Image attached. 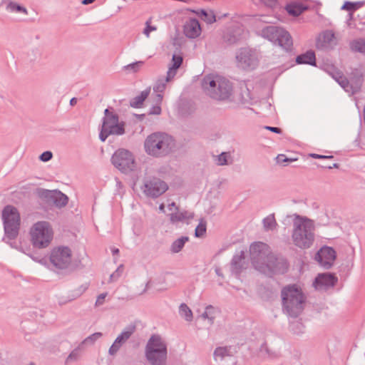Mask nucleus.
<instances>
[{"label":"nucleus","mask_w":365,"mask_h":365,"mask_svg":"<svg viewBox=\"0 0 365 365\" xmlns=\"http://www.w3.org/2000/svg\"><path fill=\"white\" fill-rule=\"evenodd\" d=\"M292 240L302 250L309 249L314 242V224L312 220L297 214L293 215Z\"/></svg>","instance_id":"nucleus-1"},{"label":"nucleus","mask_w":365,"mask_h":365,"mask_svg":"<svg viewBox=\"0 0 365 365\" xmlns=\"http://www.w3.org/2000/svg\"><path fill=\"white\" fill-rule=\"evenodd\" d=\"M202 88L206 95L217 101L229 100L233 93L232 83L226 78L219 76H205Z\"/></svg>","instance_id":"nucleus-2"},{"label":"nucleus","mask_w":365,"mask_h":365,"mask_svg":"<svg viewBox=\"0 0 365 365\" xmlns=\"http://www.w3.org/2000/svg\"><path fill=\"white\" fill-rule=\"evenodd\" d=\"M283 310L289 316L296 318L303 311L306 297L295 285H288L282 290Z\"/></svg>","instance_id":"nucleus-3"},{"label":"nucleus","mask_w":365,"mask_h":365,"mask_svg":"<svg viewBox=\"0 0 365 365\" xmlns=\"http://www.w3.org/2000/svg\"><path fill=\"white\" fill-rule=\"evenodd\" d=\"M174 146L173 138L164 133H153L149 135L144 142L145 152L155 158L166 156Z\"/></svg>","instance_id":"nucleus-4"},{"label":"nucleus","mask_w":365,"mask_h":365,"mask_svg":"<svg viewBox=\"0 0 365 365\" xmlns=\"http://www.w3.org/2000/svg\"><path fill=\"white\" fill-rule=\"evenodd\" d=\"M145 355L150 365H166L167 345L159 335L153 334L148 339L145 349Z\"/></svg>","instance_id":"nucleus-5"},{"label":"nucleus","mask_w":365,"mask_h":365,"mask_svg":"<svg viewBox=\"0 0 365 365\" xmlns=\"http://www.w3.org/2000/svg\"><path fill=\"white\" fill-rule=\"evenodd\" d=\"M2 220L6 238L15 239L20 229V215L18 210L11 205H6L2 210Z\"/></svg>","instance_id":"nucleus-6"},{"label":"nucleus","mask_w":365,"mask_h":365,"mask_svg":"<svg viewBox=\"0 0 365 365\" xmlns=\"http://www.w3.org/2000/svg\"><path fill=\"white\" fill-rule=\"evenodd\" d=\"M31 236L35 247L41 249L48 247L53 238V231L49 222L40 221L35 223L31 229Z\"/></svg>","instance_id":"nucleus-7"},{"label":"nucleus","mask_w":365,"mask_h":365,"mask_svg":"<svg viewBox=\"0 0 365 365\" xmlns=\"http://www.w3.org/2000/svg\"><path fill=\"white\" fill-rule=\"evenodd\" d=\"M124 133V123H119L118 115H110L108 117H104L103 119L99 138L104 142L110 135H120Z\"/></svg>","instance_id":"nucleus-8"},{"label":"nucleus","mask_w":365,"mask_h":365,"mask_svg":"<svg viewBox=\"0 0 365 365\" xmlns=\"http://www.w3.org/2000/svg\"><path fill=\"white\" fill-rule=\"evenodd\" d=\"M72 252L68 247L59 246L53 248L50 255L51 264L56 269H66L71 264Z\"/></svg>","instance_id":"nucleus-9"},{"label":"nucleus","mask_w":365,"mask_h":365,"mask_svg":"<svg viewBox=\"0 0 365 365\" xmlns=\"http://www.w3.org/2000/svg\"><path fill=\"white\" fill-rule=\"evenodd\" d=\"M113 165L123 173L132 171L135 168L134 156L126 149L117 150L111 158Z\"/></svg>","instance_id":"nucleus-10"},{"label":"nucleus","mask_w":365,"mask_h":365,"mask_svg":"<svg viewBox=\"0 0 365 365\" xmlns=\"http://www.w3.org/2000/svg\"><path fill=\"white\" fill-rule=\"evenodd\" d=\"M250 258L255 268L260 272L261 265H264L268 257L272 254L270 252L269 246L263 242H254L250 247Z\"/></svg>","instance_id":"nucleus-11"},{"label":"nucleus","mask_w":365,"mask_h":365,"mask_svg":"<svg viewBox=\"0 0 365 365\" xmlns=\"http://www.w3.org/2000/svg\"><path fill=\"white\" fill-rule=\"evenodd\" d=\"M168 188L166 182L158 178L146 176L143 179L142 190L148 197L156 198L165 192Z\"/></svg>","instance_id":"nucleus-12"},{"label":"nucleus","mask_w":365,"mask_h":365,"mask_svg":"<svg viewBox=\"0 0 365 365\" xmlns=\"http://www.w3.org/2000/svg\"><path fill=\"white\" fill-rule=\"evenodd\" d=\"M260 272L269 277L276 274H284L288 269V264L283 257H276L272 255L268 257L264 265L260 266Z\"/></svg>","instance_id":"nucleus-13"},{"label":"nucleus","mask_w":365,"mask_h":365,"mask_svg":"<svg viewBox=\"0 0 365 365\" xmlns=\"http://www.w3.org/2000/svg\"><path fill=\"white\" fill-rule=\"evenodd\" d=\"M38 195L48 204H53L61 208L65 207L68 201V197L59 190H49L41 189L38 190Z\"/></svg>","instance_id":"nucleus-14"},{"label":"nucleus","mask_w":365,"mask_h":365,"mask_svg":"<svg viewBox=\"0 0 365 365\" xmlns=\"http://www.w3.org/2000/svg\"><path fill=\"white\" fill-rule=\"evenodd\" d=\"M236 58L240 66L243 68L253 69L257 65L258 60L256 53L250 48H241Z\"/></svg>","instance_id":"nucleus-15"},{"label":"nucleus","mask_w":365,"mask_h":365,"mask_svg":"<svg viewBox=\"0 0 365 365\" xmlns=\"http://www.w3.org/2000/svg\"><path fill=\"white\" fill-rule=\"evenodd\" d=\"M135 331V326L130 325L126 327L115 339L108 350V354L115 356L120 347L125 344Z\"/></svg>","instance_id":"nucleus-16"},{"label":"nucleus","mask_w":365,"mask_h":365,"mask_svg":"<svg viewBox=\"0 0 365 365\" xmlns=\"http://www.w3.org/2000/svg\"><path fill=\"white\" fill-rule=\"evenodd\" d=\"M315 258L322 267L329 269L336 259V252L331 247H324L317 252Z\"/></svg>","instance_id":"nucleus-17"},{"label":"nucleus","mask_w":365,"mask_h":365,"mask_svg":"<svg viewBox=\"0 0 365 365\" xmlns=\"http://www.w3.org/2000/svg\"><path fill=\"white\" fill-rule=\"evenodd\" d=\"M337 282V279L330 273L319 274L313 282L316 289H324L333 287Z\"/></svg>","instance_id":"nucleus-18"},{"label":"nucleus","mask_w":365,"mask_h":365,"mask_svg":"<svg viewBox=\"0 0 365 365\" xmlns=\"http://www.w3.org/2000/svg\"><path fill=\"white\" fill-rule=\"evenodd\" d=\"M247 263L243 251L235 255L230 262V269L233 274L239 275L243 269L247 268Z\"/></svg>","instance_id":"nucleus-19"},{"label":"nucleus","mask_w":365,"mask_h":365,"mask_svg":"<svg viewBox=\"0 0 365 365\" xmlns=\"http://www.w3.org/2000/svg\"><path fill=\"white\" fill-rule=\"evenodd\" d=\"M185 35L190 38H195L200 36L201 32L199 21L195 19H190L187 21L183 28Z\"/></svg>","instance_id":"nucleus-20"},{"label":"nucleus","mask_w":365,"mask_h":365,"mask_svg":"<svg viewBox=\"0 0 365 365\" xmlns=\"http://www.w3.org/2000/svg\"><path fill=\"white\" fill-rule=\"evenodd\" d=\"M274 41V44H277L286 51H289L292 48L293 42L292 38L289 33L283 29V33L279 32Z\"/></svg>","instance_id":"nucleus-21"},{"label":"nucleus","mask_w":365,"mask_h":365,"mask_svg":"<svg viewBox=\"0 0 365 365\" xmlns=\"http://www.w3.org/2000/svg\"><path fill=\"white\" fill-rule=\"evenodd\" d=\"M279 32L283 33V28L276 26H267L261 31L262 36L269 41L274 43L276 36L279 34Z\"/></svg>","instance_id":"nucleus-22"},{"label":"nucleus","mask_w":365,"mask_h":365,"mask_svg":"<svg viewBox=\"0 0 365 365\" xmlns=\"http://www.w3.org/2000/svg\"><path fill=\"white\" fill-rule=\"evenodd\" d=\"M332 77L338 82V83L348 93H354L356 90L350 84L347 78L340 72L336 71L332 73Z\"/></svg>","instance_id":"nucleus-23"},{"label":"nucleus","mask_w":365,"mask_h":365,"mask_svg":"<svg viewBox=\"0 0 365 365\" xmlns=\"http://www.w3.org/2000/svg\"><path fill=\"white\" fill-rule=\"evenodd\" d=\"M297 64H309L314 66L316 63L315 53L312 51H308L306 53L299 55L296 58Z\"/></svg>","instance_id":"nucleus-24"},{"label":"nucleus","mask_w":365,"mask_h":365,"mask_svg":"<svg viewBox=\"0 0 365 365\" xmlns=\"http://www.w3.org/2000/svg\"><path fill=\"white\" fill-rule=\"evenodd\" d=\"M175 210H178V212L170 215V220L173 224L192 219L194 216L192 212H190L188 211L178 212V208L177 207H175Z\"/></svg>","instance_id":"nucleus-25"},{"label":"nucleus","mask_w":365,"mask_h":365,"mask_svg":"<svg viewBox=\"0 0 365 365\" xmlns=\"http://www.w3.org/2000/svg\"><path fill=\"white\" fill-rule=\"evenodd\" d=\"M183 61L182 56L181 55L174 54L172 58V65L168 68L169 77H175L178 69L180 67Z\"/></svg>","instance_id":"nucleus-26"},{"label":"nucleus","mask_w":365,"mask_h":365,"mask_svg":"<svg viewBox=\"0 0 365 365\" xmlns=\"http://www.w3.org/2000/svg\"><path fill=\"white\" fill-rule=\"evenodd\" d=\"M6 10L10 13H21L25 15L28 14V10L26 7L11 0L6 1Z\"/></svg>","instance_id":"nucleus-27"},{"label":"nucleus","mask_w":365,"mask_h":365,"mask_svg":"<svg viewBox=\"0 0 365 365\" xmlns=\"http://www.w3.org/2000/svg\"><path fill=\"white\" fill-rule=\"evenodd\" d=\"M173 78L174 77H169L168 73H167L165 77L160 78L156 81L153 86V91L156 93H163L166 88L167 83L172 81Z\"/></svg>","instance_id":"nucleus-28"},{"label":"nucleus","mask_w":365,"mask_h":365,"mask_svg":"<svg viewBox=\"0 0 365 365\" xmlns=\"http://www.w3.org/2000/svg\"><path fill=\"white\" fill-rule=\"evenodd\" d=\"M149 93L150 89L143 91L140 95L135 96L130 101V106L133 108H140L143 105L145 100L148 98Z\"/></svg>","instance_id":"nucleus-29"},{"label":"nucleus","mask_w":365,"mask_h":365,"mask_svg":"<svg viewBox=\"0 0 365 365\" xmlns=\"http://www.w3.org/2000/svg\"><path fill=\"white\" fill-rule=\"evenodd\" d=\"M350 48L354 52L365 53V38H359L351 41Z\"/></svg>","instance_id":"nucleus-30"},{"label":"nucleus","mask_w":365,"mask_h":365,"mask_svg":"<svg viewBox=\"0 0 365 365\" xmlns=\"http://www.w3.org/2000/svg\"><path fill=\"white\" fill-rule=\"evenodd\" d=\"M189 241V237L187 236L181 237L176 240H175L171 246H170V251L173 253H178L182 250V249L184 247L185 244Z\"/></svg>","instance_id":"nucleus-31"},{"label":"nucleus","mask_w":365,"mask_h":365,"mask_svg":"<svg viewBox=\"0 0 365 365\" xmlns=\"http://www.w3.org/2000/svg\"><path fill=\"white\" fill-rule=\"evenodd\" d=\"M286 10L290 15L298 16L306 10V7L299 4H289L287 5Z\"/></svg>","instance_id":"nucleus-32"},{"label":"nucleus","mask_w":365,"mask_h":365,"mask_svg":"<svg viewBox=\"0 0 365 365\" xmlns=\"http://www.w3.org/2000/svg\"><path fill=\"white\" fill-rule=\"evenodd\" d=\"M262 222L265 230H273L277 225L274 214L266 217Z\"/></svg>","instance_id":"nucleus-33"},{"label":"nucleus","mask_w":365,"mask_h":365,"mask_svg":"<svg viewBox=\"0 0 365 365\" xmlns=\"http://www.w3.org/2000/svg\"><path fill=\"white\" fill-rule=\"evenodd\" d=\"M179 313L180 315L185 318L186 321L191 322L192 320V312L187 304L184 303L180 304L179 307Z\"/></svg>","instance_id":"nucleus-34"},{"label":"nucleus","mask_w":365,"mask_h":365,"mask_svg":"<svg viewBox=\"0 0 365 365\" xmlns=\"http://www.w3.org/2000/svg\"><path fill=\"white\" fill-rule=\"evenodd\" d=\"M82 345L79 344L78 346L74 349L71 354L68 356L66 359V364H69L72 362L78 361L81 357V350L82 349Z\"/></svg>","instance_id":"nucleus-35"},{"label":"nucleus","mask_w":365,"mask_h":365,"mask_svg":"<svg viewBox=\"0 0 365 365\" xmlns=\"http://www.w3.org/2000/svg\"><path fill=\"white\" fill-rule=\"evenodd\" d=\"M207 230V223L204 219H200L198 225L195 230V236L196 237H202L205 235Z\"/></svg>","instance_id":"nucleus-36"},{"label":"nucleus","mask_w":365,"mask_h":365,"mask_svg":"<svg viewBox=\"0 0 365 365\" xmlns=\"http://www.w3.org/2000/svg\"><path fill=\"white\" fill-rule=\"evenodd\" d=\"M229 354V350L227 347L219 346L215 349L213 353V356L215 361L220 358V360H222L225 356Z\"/></svg>","instance_id":"nucleus-37"},{"label":"nucleus","mask_w":365,"mask_h":365,"mask_svg":"<svg viewBox=\"0 0 365 365\" xmlns=\"http://www.w3.org/2000/svg\"><path fill=\"white\" fill-rule=\"evenodd\" d=\"M200 14L202 19L207 24H212L216 21L215 15L212 11L201 10Z\"/></svg>","instance_id":"nucleus-38"},{"label":"nucleus","mask_w":365,"mask_h":365,"mask_svg":"<svg viewBox=\"0 0 365 365\" xmlns=\"http://www.w3.org/2000/svg\"><path fill=\"white\" fill-rule=\"evenodd\" d=\"M102 336V333L101 332H96L88 337H86L81 343V344L82 346L83 345H92L95 343L96 341H97L98 339H100Z\"/></svg>","instance_id":"nucleus-39"},{"label":"nucleus","mask_w":365,"mask_h":365,"mask_svg":"<svg viewBox=\"0 0 365 365\" xmlns=\"http://www.w3.org/2000/svg\"><path fill=\"white\" fill-rule=\"evenodd\" d=\"M214 311L215 308L212 305L207 306L205 311L202 314V317L207 319L210 324H213L215 319V316L213 315Z\"/></svg>","instance_id":"nucleus-40"},{"label":"nucleus","mask_w":365,"mask_h":365,"mask_svg":"<svg viewBox=\"0 0 365 365\" xmlns=\"http://www.w3.org/2000/svg\"><path fill=\"white\" fill-rule=\"evenodd\" d=\"M362 5L361 2H350L346 1L344 5L341 6L342 10H346L349 11H354L360 8Z\"/></svg>","instance_id":"nucleus-41"},{"label":"nucleus","mask_w":365,"mask_h":365,"mask_svg":"<svg viewBox=\"0 0 365 365\" xmlns=\"http://www.w3.org/2000/svg\"><path fill=\"white\" fill-rule=\"evenodd\" d=\"M259 352L263 356H269L272 357L276 355L275 352L272 351L267 343H263L260 348H259Z\"/></svg>","instance_id":"nucleus-42"},{"label":"nucleus","mask_w":365,"mask_h":365,"mask_svg":"<svg viewBox=\"0 0 365 365\" xmlns=\"http://www.w3.org/2000/svg\"><path fill=\"white\" fill-rule=\"evenodd\" d=\"M230 158V153L222 152L221 154L217 155V164L218 165H228V158Z\"/></svg>","instance_id":"nucleus-43"},{"label":"nucleus","mask_w":365,"mask_h":365,"mask_svg":"<svg viewBox=\"0 0 365 365\" xmlns=\"http://www.w3.org/2000/svg\"><path fill=\"white\" fill-rule=\"evenodd\" d=\"M143 61H136L135 63H132L124 66V69L126 71H131L133 73H135L140 70V68L143 66Z\"/></svg>","instance_id":"nucleus-44"},{"label":"nucleus","mask_w":365,"mask_h":365,"mask_svg":"<svg viewBox=\"0 0 365 365\" xmlns=\"http://www.w3.org/2000/svg\"><path fill=\"white\" fill-rule=\"evenodd\" d=\"M324 41L330 43L335 38L334 33L331 31H326L323 34Z\"/></svg>","instance_id":"nucleus-45"},{"label":"nucleus","mask_w":365,"mask_h":365,"mask_svg":"<svg viewBox=\"0 0 365 365\" xmlns=\"http://www.w3.org/2000/svg\"><path fill=\"white\" fill-rule=\"evenodd\" d=\"M291 328H292V330L295 334H297L302 333L303 330H304V327H303L302 324L299 322H296L293 323L291 325Z\"/></svg>","instance_id":"nucleus-46"},{"label":"nucleus","mask_w":365,"mask_h":365,"mask_svg":"<svg viewBox=\"0 0 365 365\" xmlns=\"http://www.w3.org/2000/svg\"><path fill=\"white\" fill-rule=\"evenodd\" d=\"M53 158V153L51 151H45L39 156V160L43 162H48Z\"/></svg>","instance_id":"nucleus-47"},{"label":"nucleus","mask_w":365,"mask_h":365,"mask_svg":"<svg viewBox=\"0 0 365 365\" xmlns=\"http://www.w3.org/2000/svg\"><path fill=\"white\" fill-rule=\"evenodd\" d=\"M107 295H108L107 292H103V293H101V294H99L96 301L95 306L99 307V306L103 305L104 304L105 299L107 297Z\"/></svg>","instance_id":"nucleus-48"},{"label":"nucleus","mask_w":365,"mask_h":365,"mask_svg":"<svg viewBox=\"0 0 365 365\" xmlns=\"http://www.w3.org/2000/svg\"><path fill=\"white\" fill-rule=\"evenodd\" d=\"M261 3L269 8H274L277 4V0H259Z\"/></svg>","instance_id":"nucleus-49"},{"label":"nucleus","mask_w":365,"mask_h":365,"mask_svg":"<svg viewBox=\"0 0 365 365\" xmlns=\"http://www.w3.org/2000/svg\"><path fill=\"white\" fill-rule=\"evenodd\" d=\"M161 107L159 105H154L150 110V115H160L161 113Z\"/></svg>","instance_id":"nucleus-50"},{"label":"nucleus","mask_w":365,"mask_h":365,"mask_svg":"<svg viewBox=\"0 0 365 365\" xmlns=\"http://www.w3.org/2000/svg\"><path fill=\"white\" fill-rule=\"evenodd\" d=\"M156 30V27L155 26H150L148 22L147 21L146 22V27L145 28L144 31H143V34L147 36L148 37L149 35H150V31H155Z\"/></svg>","instance_id":"nucleus-51"},{"label":"nucleus","mask_w":365,"mask_h":365,"mask_svg":"<svg viewBox=\"0 0 365 365\" xmlns=\"http://www.w3.org/2000/svg\"><path fill=\"white\" fill-rule=\"evenodd\" d=\"M122 267V265L120 266L115 272L110 274V282H114L120 276L121 272H120V269Z\"/></svg>","instance_id":"nucleus-52"},{"label":"nucleus","mask_w":365,"mask_h":365,"mask_svg":"<svg viewBox=\"0 0 365 365\" xmlns=\"http://www.w3.org/2000/svg\"><path fill=\"white\" fill-rule=\"evenodd\" d=\"M225 39L229 43L232 44L236 43L239 40V38L235 36H230V34H227L225 36Z\"/></svg>","instance_id":"nucleus-53"},{"label":"nucleus","mask_w":365,"mask_h":365,"mask_svg":"<svg viewBox=\"0 0 365 365\" xmlns=\"http://www.w3.org/2000/svg\"><path fill=\"white\" fill-rule=\"evenodd\" d=\"M277 163H286V162H291L292 160L289 159V158H287L284 155H279L277 157Z\"/></svg>","instance_id":"nucleus-54"},{"label":"nucleus","mask_w":365,"mask_h":365,"mask_svg":"<svg viewBox=\"0 0 365 365\" xmlns=\"http://www.w3.org/2000/svg\"><path fill=\"white\" fill-rule=\"evenodd\" d=\"M163 93H157V94L155 95V98H154V102H155V105H159L160 106L162 101H163V96L162 94Z\"/></svg>","instance_id":"nucleus-55"},{"label":"nucleus","mask_w":365,"mask_h":365,"mask_svg":"<svg viewBox=\"0 0 365 365\" xmlns=\"http://www.w3.org/2000/svg\"><path fill=\"white\" fill-rule=\"evenodd\" d=\"M264 128L268 130H270L272 132L278 133V134L282 133V130L279 128H277V127L265 126Z\"/></svg>","instance_id":"nucleus-56"},{"label":"nucleus","mask_w":365,"mask_h":365,"mask_svg":"<svg viewBox=\"0 0 365 365\" xmlns=\"http://www.w3.org/2000/svg\"><path fill=\"white\" fill-rule=\"evenodd\" d=\"M311 156L314 158H319V159H329V158H333V156L332 155H318V154H311Z\"/></svg>","instance_id":"nucleus-57"},{"label":"nucleus","mask_w":365,"mask_h":365,"mask_svg":"<svg viewBox=\"0 0 365 365\" xmlns=\"http://www.w3.org/2000/svg\"><path fill=\"white\" fill-rule=\"evenodd\" d=\"M87 289V286H81L76 291V297L81 296Z\"/></svg>","instance_id":"nucleus-58"},{"label":"nucleus","mask_w":365,"mask_h":365,"mask_svg":"<svg viewBox=\"0 0 365 365\" xmlns=\"http://www.w3.org/2000/svg\"><path fill=\"white\" fill-rule=\"evenodd\" d=\"M104 114H105V117H108L110 116V115H116V113H114L113 112H110V110L108 108H106L105 110H104Z\"/></svg>","instance_id":"nucleus-59"},{"label":"nucleus","mask_w":365,"mask_h":365,"mask_svg":"<svg viewBox=\"0 0 365 365\" xmlns=\"http://www.w3.org/2000/svg\"><path fill=\"white\" fill-rule=\"evenodd\" d=\"M77 98H72L71 100H70V105L71 106H75L76 103H77Z\"/></svg>","instance_id":"nucleus-60"},{"label":"nucleus","mask_w":365,"mask_h":365,"mask_svg":"<svg viewBox=\"0 0 365 365\" xmlns=\"http://www.w3.org/2000/svg\"><path fill=\"white\" fill-rule=\"evenodd\" d=\"M215 272L218 276L223 277V274H222L221 269L220 267L215 268Z\"/></svg>","instance_id":"nucleus-61"},{"label":"nucleus","mask_w":365,"mask_h":365,"mask_svg":"<svg viewBox=\"0 0 365 365\" xmlns=\"http://www.w3.org/2000/svg\"><path fill=\"white\" fill-rule=\"evenodd\" d=\"M95 1V0H83L82 4L85 5H88L92 4Z\"/></svg>","instance_id":"nucleus-62"},{"label":"nucleus","mask_w":365,"mask_h":365,"mask_svg":"<svg viewBox=\"0 0 365 365\" xmlns=\"http://www.w3.org/2000/svg\"><path fill=\"white\" fill-rule=\"evenodd\" d=\"M324 168H327L329 169H331L333 168H338L339 167V165L337 163H334L332 165H325L324 166Z\"/></svg>","instance_id":"nucleus-63"},{"label":"nucleus","mask_w":365,"mask_h":365,"mask_svg":"<svg viewBox=\"0 0 365 365\" xmlns=\"http://www.w3.org/2000/svg\"><path fill=\"white\" fill-rule=\"evenodd\" d=\"M112 253L113 255H118L119 253V250L118 248H113Z\"/></svg>","instance_id":"nucleus-64"}]
</instances>
